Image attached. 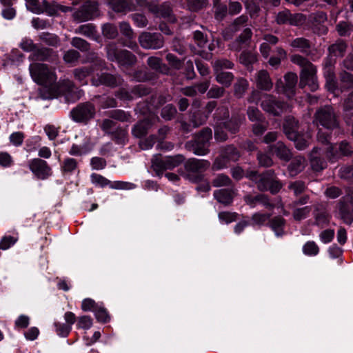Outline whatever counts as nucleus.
<instances>
[{"label":"nucleus","mask_w":353,"mask_h":353,"mask_svg":"<svg viewBox=\"0 0 353 353\" xmlns=\"http://www.w3.org/2000/svg\"><path fill=\"white\" fill-rule=\"evenodd\" d=\"M288 189L293 192L294 196H298L306 190L307 186L304 181L297 180L290 182L288 185Z\"/></svg>","instance_id":"nucleus-46"},{"label":"nucleus","mask_w":353,"mask_h":353,"mask_svg":"<svg viewBox=\"0 0 353 353\" xmlns=\"http://www.w3.org/2000/svg\"><path fill=\"white\" fill-rule=\"evenodd\" d=\"M336 30L341 37H347L353 32V26L346 21H341L336 26Z\"/></svg>","instance_id":"nucleus-51"},{"label":"nucleus","mask_w":353,"mask_h":353,"mask_svg":"<svg viewBox=\"0 0 353 353\" xmlns=\"http://www.w3.org/2000/svg\"><path fill=\"white\" fill-rule=\"evenodd\" d=\"M252 35L250 28H246L242 33L232 43L230 48L232 50L240 51L243 45L248 42Z\"/></svg>","instance_id":"nucleus-27"},{"label":"nucleus","mask_w":353,"mask_h":353,"mask_svg":"<svg viewBox=\"0 0 353 353\" xmlns=\"http://www.w3.org/2000/svg\"><path fill=\"white\" fill-rule=\"evenodd\" d=\"M306 17L301 13L292 14L290 10H284L279 12L276 17V21L279 25L289 24L294 26L303 25Z\"/></svg>","instance_id":"nucleus-13"},{"label":"nucleus","mask_w":353,"mask_h":353,"mask_svg":"<svg viewBox=\"0 0 353 353\" xmlns=\"http://www.w3.org/2000/svg\"><path fill=\"white\" fill-rule=\"evenodd\" d=\"M41 8L43 9V12H46L49 16H56L59 12L58 4L55 1L48 2L43 0L41 2Z\"/></svg>","instance_id":"nucleus-50"},{"label":"nucleus","mask_w":353,"mask_h":353,"mask_svg":"<svg viewBox=\"0 0 353 353\" xmlns=\"http://www.w3.org/2000/svg\"><path fill=\"white\" fill-rule=\"evenodd\" d=\"M212 137V131L210 128H204L194 135V140L186 143L187 147H191L193 153L199 156H204L210 152V141Z\"/></svg>","instance_id":"nucleus-4"},{"label":"nucleus","mask_w":353,"mask_h":353,"mask_svg":"<svg viewBox=\"0 0 353 353\" xmlns=\"http://www.w3.org/2000/svg\"><path fill=\"white\" fill-rule=\"evenodd\" d=\"M290 61L301 68L300 81H304L307 79L316 76V66L307 58L296 54L290 57Z\"/></svg>","instance_id":"nucleus-9"},{"label":"nucleus","mask_w":353,"mask_h":353,"mask_svg":"<svg viewBox=\"0 0 353 353\" xmlns=\"http://www.w3.org/2000/svg\"><path fill=\"white\" fill-rule=\"evenodd\" d=\"M92 66H84L73 70V75L76 81L81 85L87 84L86 78L93 72Z\"/></svg>","instance_id":"nucleus-32"},{"label":"nucleus","mask_w":353,"mask_h":353,"mask_svg":"<svg viewBox=\"0 0 353 353\" xmlns=\"http://www.w3.org/2000/svg\"><path fill=\"white\" fill-rule=\"evenodd\" d=\"M193 39L195 43L200 48H204L208 43L207 35L200 30H196L193 32Z\"/></svg>","instance_id":"nucleus-63"},{"label":"nucleus","mask_w":353,"mask_h":353,"mask_svg":"<svg viewBox=\"0 0 353 353\" xmlns=\"http://www.w3.org/2000/svg\"><path fill=\"white\" fill-rule=\"evenodd\" d=\"M336 208L339 217L345 224L351 225L353 222V207L347 203L345 198L340 199Z\"/></svg>","instance_id":"nucleus-18"},{"label":"nucleus","mask_w":353,"mask_h":353,"mask_svg":"<svg viewBox=\"0 0 353 353\" xmlns=\"http://www.w3.org/2000/svg\"><path fill=\"white\" fill-rule=\"evenodd\" d=\"M290 46L300 52L309 55L310 52L311 42L304 37H297L292 39L289 43Z\"/></svg>","instance_id":"nucleus-26"},{"label":"nucleus","mask_w":353,"mask_h":353,"mask_svg":"<svg viewBox=\"0 0 353 353\" xmlns=\"http://www.w3.org/2000/svg\"><path fill=\"white\" fill-rule=\"evenodd\" d=\"M238 215L236 212L223 211L218 214V218L221 223L229 224L236 221Z\"/></svg>","instance_id":"nucleus-57"},{"label":"nucleus","mask_w":353,"mask_h":353,"mask_svg":"<svg viewBox=\"0 0 353 353\" xmlns=\"http://www.w3.org/2000/svg\"><path fill=\"white\" fill-rule=\"evenodd\" d=\"M225 92V90L224 87L213 85L208 91L207 97L209 99H219L224 95Z\"/></svg>","instance_id":"nucleus-62"},{"label":"nucleus","mask_w":353,"mask_h":353,"mask_svg":"<svg viewBox=\"0 0 353 353\" xmlns=\"http://www.w3.org/2000/svg\"><path fill=\"white\" fill-rule=\"evenodd\" d=\"M274 174L273 170H266L261 174L256 170H248L245 171V177L253 181L259 190L264 192L268 190L270 183L272 177H274Z\"/></svg>","instance_id":"nucleus-8"},{"label":"nucleus","mask_w":353,"mask_h":353,"mask_svg":"<svg viewBox=\"0 0 353 353\" xmlns=\"http://www.w3.org/2000/svg\"><path fill=\"white\" fill-rule=\"evenodd\" d=\"M292 209V217L295 221H300L306 219L311 212L312 208L310 206H304L302 208L299 207H290Z\"/></svg>","instance_id":"nucleus-38"},{"label":"nucleus","mask_w":353,"mask_h":353,"mask_svg":"<svg viewBox=\"0 0 353 353\" xmlns=\"http://www.w3.org/2000/svg\"><path fill=\"white\" fill-rule=\"evenodd\" d=\"M165 163V158L159 155L154 156L152 159V168L158 175L161 174L164 170H167Z\"/></svg>","instance_id":"nucleus-41"},{"label":"nucleus","mask_w":353,"mask_h":353,"mask_svg":"<svg viewBox=\"0 0 353 353\" xmlns=\"http://www.w3.org/2000/svg\"><path fill=\"white\" fill-rule=\"evenodd\" d=\"M28 166L32 172L39 179L44 180L52 174V170L47 162L39 158L29 161Z\"/></svg>","instance_id":"nucleus-15"},{"label":"nucleus","mask_w":353,"mask_h":353,"mask_svg":"<svg viewBox=\"0 0 353 353\" xmlns=\"http://www.w3.org/2000/svg\"><path fill=\"white\" fill-rule=\"evenodd\" d=\"M282 127L283 133L288 139L296 140L300 133L299 123L297 119L292 116H287L283 119Z\"/></svg>","instance_id":"nucleus-17"},{"label":"nucleus","mask_w":353,"mask_h":353,"mask_svg":"<svg viewBox=\"0 0 353 353\" xmlns=\"http://www.w3.org/2000/svg\"><path fill=\"white\" fill-rule=\"evenodd\" d=\"M303 252L307 256H316L319 252L318 245L313 241L306 242L303 246Z\"/></svg>","instance_id":"nucleus-49"},{"label":"nucleus","mask_w":353,"mask_h":353,"mask_svg":"<svg viewBox=\"0 0 353 353\" xmlns=\"http://www.w3.org/2000/svg\"><path fill=\"white\" fill-rule=\"evenodd\" d=\"M108 59L111 61H116L120 54V50L115 42H110L105 46Z\"/></svg>","instance_id":"nucleus-44"},{"label":"nucleus","mask_w":353,"mask_h":353,"mask_svg":"<svg viewBox=\"0 0 353 353\" xmlns=\"http://www.w3.org/2000/svg\"><path fill=\"white\" fill-rule=\"evenodd\" d=\"M165 165L167 170H172L179 165L185 159L183 155H176L174 157H165Z\"/></svg>","instance_id":"nucleus-54"},{"label":"nucleus","mask_w":353,"mask_h":353,"mask_svg":"<svg viewBox=\"0 0 353 353\" xmlns=\"http://www.w3.org/2000/svg\"><path fill=\"white\" fill-rule=\"evenodd\" d=\"M305 159L301 156H297L292 159L288 165V170L291 176H295L305 168Z\"/></svg>","instance_id":"nucleus-28"},{"label":"nucleus","mask_w":353,"mask_h":353,"mask_svg":"<svg viewBox=\"0 0 353 353\" xmlns=\"http://www.w3.org/2000/svg\"><path fill=\"white\" fill-rule=\"evenodd\" d=\"M79 172V161L72 157L63 159L61 164V171L63 175H71L76 171Z\"/></svg>","instance_id":"nucleus-29"},{"label":"nucleus","mask_w":353,"mask_h":353,"mask_svg":"<svg viewBox=\"0 0 353 353\" xmlns=\"http://www.w3.org/2000/svg\"><path fill=\"white\" fill-rule=\"evenodd\" d=\"M157 119L155 117H152L141 121L132 128V134L136 137L145 136Z\"/></svg>","instance_id":"nucleus-21"},{"label":"nucleus","mask_w":353,"mask_h":353,"mask_svg":"<svg viewBox=\"0 0 353 353\" xmlns=\"http://www.w3.org/2000/svg\"><path fill=\"white\" fill-rule=\"evenodd\" d=\"M39 37L40 40L49 46H57L59 43L58 37L54 34L42 32Z\"/></svg>","instance_id":"nucleus-55"},{"label":"nucleus","mask_w":353,"mask_h":353,"mask_svg":"<svg viewBox=\"0 0 353 353\" xmlns=\"http://www.w3.org/2000/svg\"><path fill=\"white\" fill-rule=\"evenodd\" d=\"M210 166V162L208 160L195 158L189 159L184 164L187 173H184L183 176L185 179L192 182H198L201 179L200 174L207 170Z\"/></svg>","instance_id":"nucleus-6"},{"label":"nucleus","mask_w":353,"mask_h":353,"mask_svg":"<svg viewBox=\"0 0 353 353\" xmlns=\"http://www.w3.org/2000/svg\"><path fill=\"white\" fill-rule=\"evenodd\" d=\"M262 109L274 116H279L286 109L287 105L271 94H265L261 100Z\"/></svg>","instance_id":"nucleus-11"},{"label":"nucleus","mask_w":353,"mask_h":353,"mask_svg":"<svg viewBox=\"0 0 353 353\" xmlns=\"http://www.w3.org/2000/svg\"><path fill=\"white\" fill-rule=\"evenodd\" d=\"M102 33L105 37L109 39H114L118 35L117 27L110 23H106L103 26Z\"/></svg>","instance_id":"nucleus-58"},{"label":"nucleus","mask_w":353,"mask_h":353,"mask_svg":"<svg viewBox=\"0 0 353 353\" xmlns=\"http://www.w3.org/2000/svg\"><path fill=\"white\" fill-rule=\"evenodd\" d=\"M347 46L345 42L339 41L331 45L328 50L330 53L335 57H342L346 50Z\"/></svg>","instance_id":"nucleus-45"},{"label":"nucleus","mask_w":353,"mask_h":353,"mask_svg":"<svg viewBox=\"0 0 353 353\" xmlns=\"http://www.w3.org/2000/svg\"><path fill=\"white\" fill-rule=\"evenodd\" d=\"M239 62L246 66L248 69L252 70V64L257 61L256 54L251 52L243 51L241 53L239 58Z\"/></svg>","instance_id":"nucleus-37"},{"label":"nucleus","mask_w":353,"mask_h":353,"mask_svg":"<svg viewBox=\"0 0 353 353\" xmlns=\"http://www.w3.org/2000/svg\"><path fill=\"white\" fill-rule=\"evenodd\" d=\"M122 79L120 76L114 75L108 72H102L97 75V78L92 79V83L95 86L101 85L110 88H114L121 85Z\"/></svg>","instance_id":"nucleus-16"},{"label":"nucleus","mask_w":353,"mask_h":353,"mask_svg":"<svg viewBox=\"0 0 353 353\" xmlns=\"http://www.w3.org/2000/svg\"><path fill=\"white\" fill-rule=\"evenodd\" d=\"M76 34H80L88 38L97 39L96 27L92 23L81 25L75 29Z\"/></svg>","instance_id":"nucleus-36"},{"label":"nucleus","mask_w":353,"mask_h":353,"mask_svg":"<svg viewBox=\"0 0 353 353\" xmlns=\"http://www.w3.org/2000/svg\"><path fill=\"white\" fill-rule=\"evenodd\" d=\"M97 113L95 105L90 102H82L77 104L70 112L71 119L79 123L87 125L94 119Z\"/></svg>","instance_id":"nucleus-5"},{"label":"nucleus","mask_w":353,"mask_h":353,"mask_svg":"<svg viewBox=\"0 0 353 353\" xmlns=\"http://www.w3.org/2000/svg\"><path fill=\"white\" fill-rule=\"evenodd\" d=\"M256 159L259 165L261 167H270L273 165V160L271 157L266 152L258 151L256 154Z\"/></svg>","instance_id":"nucleus-52"},{"label":"nucleus","mask_w":353,"mask_h":353,"mask_svg":"<svg viewBox=\"0 0 353 353\" xmlns=\"http://www.w3.org/2000/svg\"><path fill=\"white\" fill-rule=\"evenodd\" d=\"M138 40L141 46L144 49H160L164 45L163 37L157 32H141Z\"/></svg>","instance_id":"nucleus-12"},{"label":"nucleus","mask_w":353,"mask_h":353,"mask_svg":"<svg viewBox=\"0 0 353 353\" xmlns=\"http://www.w3.org/2000/svg\"><path fill=\"white\" fill-rule=\"evenodd\" d=\"M241 154L240 151L234 145H227L220 148L219 154L212 163L213 170H220L227 168L230 162H236Z\"/></svg>","instance_id":"nucleus-3"},{"label":"nucleus","mask_w":353,"mask_h":353,"mask_svg":"<svg viewBox=\"0 0 353 353\" xmlns=\"http://www.w3.org/2000/svg\"><path fill=\"white\" fill-rule=\"evenodd\" d=\"M176 109L172 104L165 105L161 111V117L165 121H170L174 118L176 114Z\"/></svg>","instance_id":"nucleus-53"},{"label":"nucleus","mask_w":353,"mask_h":353,"mask_svg":"<svg viewBox=\"0 0 353 353\" xmlns=\"http://www.w3.org/2000/svg\"><path fill=\"white\" fill-rule=\"evenodd\" d=\"M75 88L74 82L68 79L56 81L52 87L42 94V99H52L61 94H66L72 92Z\"/></svg>","instance_id":"nucleus-7"},{"label":"nucleus","mask_w":353,"mask_h":353,"mask_svg":"<svg viewBox=\"0 0 353 353\" xmlns=\"http://www.w3.org/2000/svg\"><path fill=\"white\" fill-rule=\"evenodd\" d=\"M29 70L33 81L41 85L39 95L42 99V94L48 91L57 80L54 69L44 63H34L30 65Z\"/></svg>","instance_id":"nucleus-1"},{"label":"nucleus","mask_w":353,"mask_h":353,"mask_svg":"<svg viewBox=\"0 0 353 353\" xmlns=\"http://www.w3.org/2000/svg\"><path fill=\"white\" fill-rule=\"evenodd\" d=\"M297 83V75L294 72H288L284 76V82L279 80L276 83L278 92H282L289 98L295 93V86Z\"/></svg>","instance_id":"nucleus-14"},{"label":"nucleus","mask_w":353,"mask_h":353,"mask_svg":"<svg viewBox=\"0 0 353 353\" xmlns=\"http://www.w3.org/2000/svg\"><path fill=\"white\" fill-rule=\"evenodd\" d=\"M234 191L229 189H221L214 191V197L219 203L224 205H228L232 203L234 198Z\"/></svg>","instance_id":"nucleus-30"},{"label":"nucleus","mask_w":353,"mask_h":353,"mask_svg":"<svg viewBox=\"0 0 353 353\" xmlns=\"http://www.w3.org/2000/svg\"><path fill=\"white\" fill-rule=\"evenodd\" d=\"M310 161L313 170L319 172L326 167V162L321 157L320 149L314 147L310 154Z\"/></svg>","instance_id":"nucleus-24"},{"label":"nucleus","mask_w":353,"mask_h":353,"mask_svg":"<svg viewBox=\"0 0 353 353\" xmlns=\"http://www.w3.org/2000/svg\"><path fill=\"white\" fill-rule=\"evenodd\" d=\"M285 224L286 221L281 216H275L272 219L270 218L268 222V226L278 237L283 236L285 234L284 228Z\"/></svg>","instance_id":"nucleus-25"},{"label":"nucleus","mask_w":353,"mask_h":353,"mask_svg":"<svg viewBox=\"0 0 353 353\" xmlns=\"http://www.w3.org/2000/svg\"><path fill=\"white\" fill-rule=\"evenodd\" d=\"M247 114L248 119L252 122L263 121L265 119V117L261 112V111L254 106H249L247 110Z\"/></svg>","instance_id":"nucleus-47"},{"label":"nucleus","mask_w":353,"mask_h":353,"mask_svg":"<svg viewBox=\"0 0 353 353\" xmlns=\"http://www.w3.org/2000/svg\"><path fill=\"white\" fill-rule=\"evenodd\" d=\"M221 123L224 128L232 134H235L239 131L241 122L234 117L226 121L221 122Z\"/></svg>","instance_id":"nucleus-43"},{"label":"nucleus","mask_w":353,"mask_h":353,"mask_svg":"<svg viewBox=\"0 0 353 353\" xmlns=\"http://www.w3.org/2000/svg\"><path fill=\"white\" fill-rule=\"evenodd\" d=\"M234 63L226 59H219L212 62L214 71H223L224 69H232Z\"/></svg>","instance_id":"nucleus-48"},{"label":"nucleus","mask_w":353,"mask_h":353,"mask_svg":"<svg viewBox=\"0 0 353 353\" xmlns=\"http://www.w3.org/2000/svg\"><path fill=\"white\" fill-rule=\"evenodd\" d=\"M340 79L343 88H353V74L343 72L340 74Z\"/></svg>","instance_id":"nucleus-64"},{"label":"nucleus","mask_w":353,"mask_h":353,"mask_svg":"<svg viewBox=\"0 0 353 353\" xmlns=\"http://www.w3.org/2000/svg\"><path fill=\"white\" fill-rule=\"evenodd\" d=\"M54 53L53 50L47 48H35L30 54V59L32 61H47Z\"/></svg>","instance_id":"nucleus-34"},{"label":"nucleus","mask_w":353,"mask_h":353,"mask_svg":"<svg viewBox=\"0 0 353 353\" xmlns=\"http://www.w3.org/2000/svg\"><path fill=\"white\" fill-rule=\"evenodd\" d=\"M314 118L313 123L316 126L321 125L327 130H332L339 126L338 117L330 105H325L316 110Z\"/></svg>","instance_id":"nucleus-2"},{"label":"nucleus","mask_w":353,"mask_h":353,"mask_svg":"<svg viewBox=\"0 0 353 353\" xmlns=\"http://www.w3.org/2000/svg\"><path fill=\"white\" fill-rule=\"evenodd\" d=\"M112 139L117 144L124 145L128 141V132L125 130L118 128L110 134Z\"/></svg>","instance_id":"nucleus-40"},{"label":"nucleus","mask_w":353,"mask_h":353,"mask_svg":"<svg viewBox=\"0 0 353 353\" xmlns=\"http://www.w3.org/2000/svg\"><path fill=\"white\" fill-rule=\"evenodd\" d=\"M116 61L121 66L130 67L136 63L137 57L127 50H121L118 59Z\"/></svg>","instance_id":"nucleus-31"},{"label":"nucleus","mask_w":353,"mask_h":353,"mask_svg":"<svg viewBox=\"0 0 353 353\" xmlns=\"http://www.w3.org/2000/svg\"><path fill=\"white\" fill-rule=\"evenodd\" d=\"M108 115L110 118L121 122L129 121L130 119V114L129 113L119 109L110 111Z\"/></svg>","instance_id":"nucleus-56"},{"label":"nucleus","mask_w":353,"mask_h":353,"mask_svg":"<svg viewBox=\"0 0 353 353\" xmlns=\"http://www.w3.org/2000/svg\"><path fill=\"white\" fill-rule=\"evenodd\" d=\"M98 11L97 3L87 1L73 12L72 17L77 23L87 21L97 16Z\"/></svg>","instance_id":"nucleus-10"},{"label":"nucleus","mask_w":353,"mask_h":353,"mask_svg":"<svg viewBox=\"0 0 353 353\" xmlns=\"http://www.w3.org/2000/svg\"><path fill=\"white\" fill-rule=\"evenodd\" d=\"M313 216L314 219V225L321 228L327 226L331 219V215L329 214L327 209L321 204L315 205L313 211Z\"/></svg>","instance_id":"nucleus-19"},{"label":"nucleus","mask_w":353,"mask_h":353,"mask_svg":"<svg viewBox=\"0 0 353 353\" xmlns=\"http://www.w3.org/2000/svg\"><path fill=\"white\" fill-rule=\"evenodd\" d=\"M110 8L116 12H126L131 10L132 0H108Z\"/></svg>","instance_id":"nucleus-33"},{"label":"nucleus","mask_w":353,"mask_h":353,"mask_svg":"<svg viewBox=\"0 0 353 353\" xmlns=\"http://www.w3.org/2000/svg\"><path fill=\"white\" fill-rule=\"evenodd\" d=\"M158 14L170 23L176 21L175 17L172 14V10L170 6L168 3L163 4L157 11Z\"/></svg>","instance_id":"nucleus-42"},{"label":"nucleus","mask_w":353,"mask_h":353,"mask_svg":"<svg viewBox=\"0 0 353 353\" xmlns=\"http://www.w3.org/2000/svg\"><path fill=\"white\" fill-rule=\"evenodd\" d=\"M270 150H271L278 158L284 161H289L292 156L290 150L282 141H278L270 145Z\"/></svg>","instance_id":"nucleus-23"},{"label":"nucleus","mask_w":353,"mask_h":353,"mask_svg":"<svg viewBox=\"0 0 353 353\" xmlns=\"http://www.w3.org/2000/svg\"><path fill=\"white\" fill-rule=\"evenodd\" d=\"M294 142L295 147L299 150L305 149L310 143V137L309 135L305 137L302 136L301 133L299 134L296 140H292Z\"/></svg>","instance_id":"nucleus-61"},{"label":"nucleus","mask_w":353,"mask_h":353,"mask_svg":"<svg viewBox=\"0 0 353 353\" xmlns=\"http://www.w3.org/2000/svg\"><path fill=\"white\" fill-rule=\"evenodd\" d=\"M212 183L214 187L230 186L232 184V181L228 176L219 174L212 180Z\"/></svg>","instance_id":"nucleus-60"},{"label":"nucleus","mask_w":353,"mask_h":353,"mask_svg":"<svg viewBox=\"0 0 353 353\" xmlns=\"http://www.w3.org/2000/svg\"><path fill=\"white\" fill-rule=\"evenodd\" d=\"M255 82L257 88L262 90L270 91L273 87V83L270 74L265 70H261L256 73Z\"/></svg>","instance_id":"nucleus-22"},{"label":"nucleus","mask_w":353,"mask_h":353,"mask_svg":"<svg viewBox=\"0 0 353 353\" xmlns=\"http://www.w3.org/2000/svg\"><path fill=\"white\" fill-rule=\"evenodd\" d=\"M244 201L252 208H255L258 203L261 204L269 210H272L274 208V204L271 202L269 196L264 194H259L256 196L248 194L244 196Z\"/></svg>","instance_id":"nucleus-20"},{"label":"nucleus","mask_w":353,"mask_h":353,"mask_svg":"<svg viewBox=\"0 0 353 353\" xmlns=\"http://www.w3.org/2000/svg\"><path fill=\"white\" fill-rule=\"evenodd\" d=\"M216 81L223 85L224 88H228L231 85L234 79V75L230 72L214 71Z\"/></svg>","instance_id":"nucleus-35"},{"label":"nucleus","mask_w":353,"mask_h":353,"mask_svg":"<svg viewBox=\"0 0 353 353\" xmlns=\"http://www.w3.org/2000/svg\"><path fill=\"white\" fill-rule=\"evenodd\" d=\"M90 180L92 184L99 186L101 188H103L106 185H110L111 181L104 177L103 176L97 174V173H92L90 175Z\"/></svg>","instance_id":"nucleus-59"},{"label":"nucleus","mask_w":353,"mask_h":353,"mask_svg":"<svg viewBox=\"0 0 353 353\" xmlns=\"http://www.w3.org/2000/svg\"><path fill=\"white\" fill-rule=\"evenodd\" d=\"M248 82L245 79H238L234 84V95L239 99L243 97L248 90Z\"/></svg>","instance_id":"nucleus-39"}]
</instances>
